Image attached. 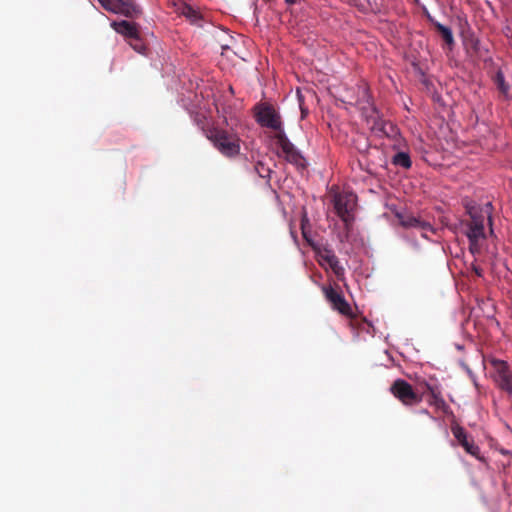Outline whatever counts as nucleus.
Returning <instances> with one entry per match:
<instances>
[{"label":"nucleus","instance_id":"obj_1","mask_svg":"<svg viewBox=\"0 0 512 512\" xmlns=\"http://www.w3.org/2000/svg\"><path fill=\"white\" fill-rule=\"evenodd\" d=\"M202 129L214 147L225 157H235L240 153V138L235 132H229L219 127Z\"/></svg>","mask_w":512,"mask_h":512},{"label":"nucleus","instance_id":"obj_2","mask_svg":"<svg viewBox=\"0 0 512 512\" xmlns=\"http://www.w3.org/2000/svg\"><path fill=\"white\" fill-rule=\"evenodd\" d=\"M391 394L405 406H414L423 401V394L414 390L404 379H396L390 386Z\"/></svg>","mask_w":512,"mask_h":512},{"label":"nucleus","instance_id":"obj_3","mask_svg":"<svg viewBox=\"0 0 512 512\" xmlns=\"http://www.w3.org/2000/svg\"><path fill=\"white\" fill-rule=\"evenodd\" d=\"M489 362L494 369L493 379L497 387L512 398V370L509 364L497 358H492Z\"/></svg>","mask_w":512,"mask_h":512},{"label":"nucleus","instance_id":"obj_4","mask_svg":"<svg viewBox=\"0 0 512 512\" xmlns=\"http://www.w3.org/2000/svg\"><path fill=\"white\" fill-rule=\"evenodd\" d=\"M333 206L346 228H349L353 222L352 211L355 207V196L351 193H336L333 197Z\"/></svg>","mask_w":512,"mask_h":512},{"label":"nucleus","instance_id":"obj_5","mask_svg":"<svg viewBox=\"0 0 512 512\" xmlns=\"http://www.w3.org/2000/svg\"><path fill=\"white\" fill-rule=\"evenodd\" d=\"M108 12L120 14L128 18H136L141 14V9L133 0H97Z\"/></svg>","mask_w":512,"mask_h":512},{"label":"nucleus","instance_id":"obj_6","mask_svg":"<svg viewBox=\"0 0 512 512\" xmlns=\"http://www.w3.org/2000/svg\"><path fill=\"white\" fill-rule=\"evenodd\" d=\"M255 117L261 126L275 130L277 133L283 131L281 117L271 105L260 106Z\"/></svg>","mask_w":512,"mask_h":512},{"label":"nucleus","instance_id":"obj_7","mask_svg":"<svg viewBox=\"0 0 512 512\" xmlns=\"http://www.w3.org/2000/svg\"><path fill=\"white\" fill-rule=\"evenodd\" d=\"M321 289L326 300L330 303L334 310L345 316L352 315L351 306L346 301L341 292L335 290L331 285H323Z\"/></svg>","mask_w":512,"mask_h":512},{"label":"nucleus","instance_id":"obj_8","mask_svg":"<svg viewBox=\"0 0 512 512\" xmlns=\"http://www.w3.org/2000/svg\"><path fill=\"white\" fill-rule=\"evenodd\" d=\"M468 214L471 218V220L465 224L467 227L465 234L468 240L484 239V216L474 208H469Z\"/></svg>","mask_w":512,"mask_h":512},{"label":"nucleus","instance_id":"obj_9","mask_svg":"<svg viewBox=\"0 0 512 512\" xmlns=\"http://www.w3.org/2000/svg\"><path fill=\"white\" fill-rule=\"evenodd\" d=\"M396 217L398 218L400 225L402 227L407 229H417L422 233V236L425 238H428L427 232L434 233V229L429 222L422 220L421 218L416 217L411 213H397Z\"/></svg>","mask_w":512,"mask_h":512},{"label":"nucleus","instance_id":"obj_10","mask_svg":"<svg viewBox=\"0 0 512 512\" xmlns=\"http://www.w3.org/2000/svg\"><path fill=\"white\" fill-rule=\"evenodd\" d=\"M452 433L454 437L457 439L459 444L465 449L467 453L470 455L478 458L480 449L479 447L474 443L473 440H469L466 431L463 427L456 425L452 427Z\"/></svg>","mask_w":512,"mask_h":512},{"label":"nucleus","instance_id":"obj_11","mask_svg":"<svg viewBox=\"0 0 512 512\" xmlns=\"http://www.w3.org/2000/svg\"><path fill=\"white\" fill-rule=\"evenodd\" d=\"M111 27L127 39L139 41V31L135 23L126 20L113 21Z\"/></svg>","mask_w":512,"mask_h":512},{"label":"nucleus","instance_id":"obj_12","mask_svg":"<svg viewBox=\"0 0 512 512\" xmlns=\"http://www.w3.org/2000/svg\"><path fill=\"white\" fill-rule=\"evenodd\" d=\"M321 258L330 266L337 277H340L344 273V268L340 265L338 257L330 249H324L320 253Z\"/></svg>","mask_w":512,"mask_h":512},{"label":"nucleus","instance_id":"obj_13","mask_svg":"<svg viewBox=\"0 0 512 512\" xmlns=\"http://www.w3.org/2000/svg\"><path fill=\"white\" fill-rule=\"evenodd\" d=\"M425 387L430 394L429 404L435 406L437 409L445 410L447 404L441 395V391L428 383H425Z\"/></svg>","mask_w":512,"mask_h":512},{"label":"nucleus","instance_id":"obj_14","mask_svg":"<svg viewBox=\"0 0 512 512\" xmlns=\"http://www.w3.org/2000/svg\"><path fill=\"white\" fill-rule=\"evenodd\" d=\"M275 139H276L277 144L280 146L282 153L284 155L295 149V146L287 138L284 130L276 133Z\"/></svg>","mask_w":512,"mask_h":512},{"label":"nucleus","instance_id":"obj_15","mask_svg":"<svg viewBox=\"0 0 512 512\" xmlns=\"http://www.w3.org/2000/svg\"><path fill=\"white\" fill-rule=\"evenodd\" d=\"M254 170L259 175V177L266 179L267 184L270 185V176H271L272 170L270 169L269 166H267L262 161H258L254 165Z\"/></svg>","mask_w":512,"mask_h":512},{"label":"nucleus","instance_id":"obj_16","mask_svg":"<svg viewBox=\"0 0 512 512\" xmlns=\"http://www.w3.org/2000/svg\"><path fill=\"white\" fill-rule=\"evenodd\" d=\"M393 164L397 166H401L405 169H408L411 167L412 162L410 159V156L405 152H398L393 157Z\"/></svg>","mask_w":512,"mask_h":512},{"label":"nucleus","instance_id":"obj_17","mask_svg":"<svg viewBox=\"0 0 512 512\" xmlns=\"http://www.w3.org/2000/svg\"><path fill=\"white\" fill-rule=\"evenodd\" d=\"M284 156L285 159L291 164L296 165L298 167H304V158L301 156V154L298 152L296 148L286 153Z\"/></svg>","mask_w":512,"mask_h":512},{"label":"nucleus","instance_id":"obj_18","mask_svg":"<svg viewBox=\"0 0 512 512\" xmlns=\"http://www.w3.org/2000/svg\"><path fill=\"white\" fill-rule=\"evenodd\" d=\"M436 28L447 44L450 45L454 43L453 34L450 28L442 24H437Z\"/></svg>","mask_w":512,"mask_h":512},{"label":"nucleus","instance_id":"obj_19","mask_svg":"<svg viewBox=\"0 0 512 512\" xmlns=\"http://www.w3.org/2000/svg\"><path fill=\"white\" fill-rule=\"evenodd\" d=\"M181 13L188 19H190L192 22H196L200 19L199 13L192 8L190 5L184 4L181 8Z\"/></svg>","mask_w":512,"mask_h":512},{"label":"nucleus","instance_id":"obj_20","mask_svg":"<svg viewBox=\"0 0 512 512\" xmlns=\"http://www.w3.org/2000/svg\"><path fill=\"white\" fill-rule=\"evenodd\" d=\"M495 83L498 87V89L503 93V94H508L509 92V85L505 82V78H504V74L502 71H498L495 75Z\"/></svg>","mask_w":512,"mask_h":512},{"label":"nucleus","instance_id":"obj_21","mask_svg":"<svg viewBox=\"0 0 512 512\" xmlns=\"http://www.w3.org/2000/svg\"><path fill=\"white\" fill-rule=\"evenodd\" d=\"M480 240H469V251L473 254H479L481 251V247L479 244Z\"/></svg>","mask_w":512,"mask_h":512},{"label":"nucleus","instance_id":"obj_22","mask_svg":"<svg viewBox=\"0 0 512 512\" xmlns=\"http://www.w3.org/2000/svg\"><path fill=\"white\" fill-rule=\"evenodd\" d=\"M130 45L133 47L134 50H136L139 53H142L145 49L144 44L141 42V39L139 38V41H133L130 40Z\"/></svg>","mask_w":512,"mask_h":512},{"label":"nucleus","instance_id":"obj_23","mask_svg":"<svg viewBox=\"0 0 512 512\" xmlns=\"http://www.w3.org/2000/svg\"><path fill=\"white\" fill-rule=\"evenodd\" d=\"M472 270L473 272L478 276V277H482L483 276V270L479 267V266H476V265H472Z\"/></svg>","mask_w":512,"mask_h":512},{"label":"nucleus","instance_id":"obj_24","mask_svg":"<svg viewBox=\"0 0 512 512\" xmlns=\"http://www.w3.org/2000/svg\"><path fill=\"white\" fill-rule=\"evenodd\" d=\"M285 2L289 5H292L296 3V0H285Z\"/></svg>","mask_w":512,"mask_h":512},{"label":"nucleus","instance_id":"obj_25","mask_svg":"<svg viewBox=\"0 0 512 512\" xmlns=\"http://www.w3.org/2000/svg\"><path fill=\"white\" fill-rule=\"evenodd\" d=\"M478 40L474 41V44H473V48L475 51H477V45H478Z\"/></svg>","mask_w":512,"mask_h":512},{"label":"nucleus","instance_id":"obj_26","mask_svg":"<svg viewBox=\"0 0 512 512\" xmlns=\"http://www.w3.org/2000/svg\"><path fill=\"white\" fill-rule=\"evenodd\" d=\"M196 121H197L198 125H202V119L199 118L198 116L196 117Z\"/></svg>","mask_w":512,"mask_h":512},{"label":"nucleus","instance_id":"obj_27","mask_svg":"<svg viewBox=\"0 0 512 512\" xmlns=\"http://www.w3.org/2000/svg\"><path fill=\"white\" fill-rule=\"evenodd\" d=\"M422 414H427V415H428V414H429V412H428V410L423 409V410H422Z\"/></svg>","mask_w":512,"mask_h":512},{"label":"nucleus","instance_id":"obj_28","mask_svg":"<svg viewBox=\"0 0 512 512\" xmlns=\"http://www.w3.org/2000/svg\"><path fill=\"white\" fill-rule=\"evenodd\" d=\"M303 236H304V238H305L307 241H309V240H308V238H307L306 232H305L304 230H303Z\"/></svg>","mask_w":512,"mask_h":512}]
</instances>
